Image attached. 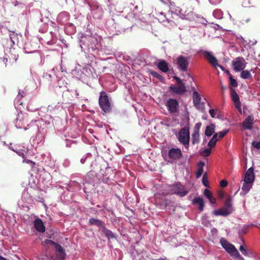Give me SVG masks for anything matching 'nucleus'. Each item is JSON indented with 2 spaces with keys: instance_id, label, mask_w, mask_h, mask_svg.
Returning <instances> with one entry per match:
<instances>
[{
  "instance_id": "1",
  "label": "nucleus",
  "mask_w": 260,
  "mask_h": 260,
  "mask_svg": "<svg viewBox=\"0 0 260 260\" xmlns=\"http://www.w3.org/2000/svg\"><path fill=\"white\" fill-rule=\"evenodd\" d=\"M27 122L26 119L23 117L22 114H18L17 118L15 121V126L17 128H24V130L26 131L28 129H31L33 131L37 132V136L36 137L37 143L39 144L42 141V136L40 138V134L41 132V130L44 128V126L46 124L45 122L42 119L32 121L29 124H27V127H25V125L26 124Z\"/></svg>"
},
{
  "instance_id": "2",
  "label": "nucleus",
  "mask_w": 260,
  "mask_h": 260,
  "mask_svg": "<svg viewBox=\"0 0 260 260\" xmlns=\"http://www.w3.org/2000/svg\"><path fill=\"white\" fill-rule=\"evenodd\" d=\"M100 38L96 35H82L79 40L81 50L92 54L97 53L100 47Z\"/></svg>"
},
{
  "instance_id": "3",
  "label": "nucleus",
  "mask_w": 260,
  "mask_h": 260,
  "mask_svg": "<svg viewBox=\"0 0 260 260\" xmlns=\"http://www.w3.org/2000/svg\"><path fill=\"white\" fill-rule=\"evenodd\" d=\"M19 42L18 34L13 31L9 34V38H3L2 39L1 43L4 47L6 55L11 54L14 56V58L16 60V55L15 54V46Z\"/></svg>"
},
{
  "instance_id": "4",
  "label": "nucleus",
  "mask_w": 260,
  "mask_h": 260,
  "mask_svg": "<svg viewBox=\"0 0 260 260\" xmlns=\"http://www.w3.org/2000/svg\"><path fill=\"white\" fill-rule=\"evenodd\" d=\"M110 100V98L106 92L102 91L100 92L99 104L100 108L105 113H109L111 110Z\"/></svg>"
},
{
  "instance_id": "5",
  "label": "nucleus",
  "mask_w": 260,
  "mask_h": 260,
  "mask_svg": "<svg viewBox=\"0 0 260 260\" xmlns=\"http://www.w3.org/2000/svg\"><path fill=\"white\" fill-rule=\"evenodd\" d=\"M169 190L171 193L177 194L181 197L185 196L188 193V190H186L180 182L170 185L169 187Z\"/></svg>"
},
{
  "instance_id": "6",
  "label": "nucleus",
  "mask_w": 260,
  "mask_h": 260,
  "mask_svg": "<svg viewBox=\"0 0 260 260\" xmlns=\"http://www.w3.org/2000/svg\"><path fill=\"white\" fill-rule=\"evenodd\" d=\"M189 129L186 127L182 128L178 133V140L187 149L189 148Z\"/></svg>"
},
{
  "instance_id": "7",
  "label": "nucleus",
  "mask_w": 260,
  "mask_h": 260,
  "mask_svg": "<svg viewBox=\"0 0 260 260\" xmlns=\"http://www.w3.org/2000/svg\"><path fill=\"white\" fill-rule=\"evenodd\" d=\"M183 156L182 153L180 148H171L169 149L167 157L169 158V160L167 161L170 163H172L175 161L180 159Z\"/></svg>"
},
{
  "instance_id": "8",
  "label": "nucleus",
  "mask_w": 260,
  "mask_h": 260,
  "mask_svg": "<svg viewBox=\"0 0 260 260\" xmlns=\"http://www.w3.org/2000/svg\"><path fill=\"white\" fill-rule=\"evenodd\" d=\"M198 53L203 54L213 68L216 69L217 68L218 61L217 59L214 56L212 52L201 49L198 51Z\"/></svg>"
},
{
  "instance_id": "9",
  "label": "nucleus",
  "mask_w": 260,
  "mask_h": 260,
  "mask_svg": "<svg viewBox=\"0 0 260 260\" xmlns=\"http://www.w3.org/2000/svg\"><path fill=\"white\" fill-rule=\"evenodd\" d=\"M178 69L182 72H186L189 65V57L179 55L176 58Z\"/></svg>"
},
{
  "instance_id": "10",
  "label": "nucleus",
  "mask_w": 260,
  "mask_h": 260,
  "mask_svg": "<svg viewBox=\"0 0 260 260\" xmlns=\"http://www.w3.org/2000/svg\"><path fill=\"white\" fill-rule=\"evenodd\" d=\"M246 64L247 62L242 57H237L232 63L233 69L236 72L243 70L245 68Z\"/></svg>"
},
{
  "instance_id": "11",
  "label": "nucleus",
  "mask_w": 260,
  "mask_h": 260,
  "mask_svg": "<svg viewBox=\"0 0 260 260\" xmlns=\"http://www.w3.org/2000/svg\"><path fill=\"white\" fill-rule=\"evenodd\" d=\"M166 106L169 112L171 113H175L178 112L179 103L174 99H169L166 102Z\"/></svg>"
},
{
  "instance_id": "12",
  "label": "nucleus",
  "mask_w": 260,
  "mask_h": 260,
  "mask_svg": "<svg viewBox=\"0 0 260 260\" xmlns=\"http://www.w3.org/2000/svg\"><path fill=\"white\" fill-rule=\"evenodd\" d=\"M192 99L194 106L195 107L199 110L203 109L204 108V103L201 102V98L200 94L196 91L192 93Z\"/></svg>"
},
{
  "instance_id": "13",
  "label": "nucleus",
  "mask_w": 260,
  "mask_h": 260,
  "mask_svg": "<svg viewBox=\"0 0 260 260\" xmlns=\"http://www.w3.org/2000/svg\"><path fill=\"white\" fill-rule=\"evenodd\" d=\"M169 90L172 93L178 94V95H182L186 91V87L185 85H172L170 86Z\"/></svg>"
},
{
  "instance_id": "14",
  "label": "nucleus",
  "mask_w": 260,
  "mask_h": 260,
  "mask_svg": "<svg viewBox=\"0 0 260 260\" xmlns=\"http://www.w3.org/2000/svg\"><path fill=\"white\" fill-rule=\"evenodd\" d=\"M37 45L32 41H28L25 43L23 49L26 53H31L37 51Z\"/></svg>"
},
{
  "instance_id": "15",
  "label": "nucleus",
  "mask_w": 260,
  "mask_h": 260,
  "mask_svg": "<svg viewBox=\"0 0 260 260\" xmlns=\"http://www.w3.org/2000/svg\"><path fill=\"white\" fill-rule=\"evenodd\" d=\"M231 96L232 101L234 103L236 108L239 111H241V102L238 94L237 93L235 89L231 90Z\"/></svg>"
},
{
  "instance_id": "16",
  "label": "nucleus",
  "mask_w": 260,
  "mask_h": 260,
  "mask_svg": "<svg viewBox=\"0 0 260 260\" xmlns=\"http://www.w3.org/2000/svg\"><path fill=\"white\" fill-rule=\"evenodd\" d=\"M55 251L57 260H63L66 255L64 249L59 244L55 245Z\"/></svg>"
},
{
  "instance_id": "17",
  "label": "nucleus",
  "mask_w": 260,
  "mask_h": 260,
  "mask_svg": "<svg viewBox=\"0 0 260 260\" xmlns=\"http://www.w3.org/2000/svg\"><path fill=\"white\" fill-rule=\"evenodd\" d=\"M220 243L222 247L229 253H232V251L235 249V246L230 243L225 239L222 238L220 240Z\"/></svg>"
},
{
  "instance_id": "18",
  "label": "nucleus",
  "mask_w": 260,
  "mask_h": 260,
  "mask_svg": "<svg viewBox=\"0 0 260 260\" xmlns=\"http://www.w3.org/2000/svg\"><path fill=\"white\" fill-rule=\"evenodd\" d=\"M70 15L67 12L63 11L60 13L57 17V21L60 24H64L70 18Z\"/></svg>"
},
{
  "instance_id": "19",
  "label": "nucleus",
  "mask_w": 260,
  "mask_h": 260,
  "mask_svg": "<svg viewBox=\"0 0 260 260\" xmlns=\"http://www.w3.org/2000/svg\"><path fill=\"white\" fill-rule=\"evenodd\" d=\"M254 170L252 167H251L246 172L243 181H248L249 182L253 183L254 180Z\"/></svg>"
},
{
  "instance_id": "20",
  "label": "nucleus",
  "mask_w": 260,
  "mask_h": 260,
  "mask_svg": "<svg viewBox=\"0 0 260 260\" xmlns=\"http://www.w3.org/2000/svg\"><path fill=\"white\" fill-rule=\"evenodd\" d=\"M101 232L107 238L108 242L110 243L111 239H117V236L115 235L111 231L108 229L105 226H103L101 229Z\"/></svg>"
},
{
  "instance_id": "21",
  "label": "nucleus",
  "mask_w": 260,
  "mask_h": 260,
  "mask_svg": "<svg viewBox=\"0 0 260 260\" xmlns=\"http://www.w3.org/2000/svg\"><path fill=\"white\" fill-rule=\"evenodd\" d=\"M254 118L252 115H249L243 122V127L247 129L251 130L252 128Z\"/></svg>"
},
{
  "instance_id": "22",
  "label": "nucleus",
  "mask_w": 260,
  "mask_h": 260,
  "mask_svg": "<svg viewBox=\"0 0 260 260\" xmlns=\"http://www.w3.org/2000/svg\"><path fill=\"white\" fill-rule=\"evenodd\" d=\"M34 226L36 230L39 232L43 233L45 231V227L42 220L38 218L34 221Z\"/></svg>"
},
{
  "instance_id": "23",
  "label": "nucleus",
  "mask_w": 260,
  "mask_h": 260,
  "mask_svg": "<svg viewBox=\"0 0 260 260\" xmlns=\"http://www.w3.org/2000/svg\"><path fill=\"white\" fill-rule=\"evenodd\" d=\"M192 204L194 205H199V209L200 212H202L204 210V201L203 198L200 197H197L192 200Z\"/></svg>"
},
{
  "instance_id": "24",
  "label": "nucleus",
  "mask_w": 260,
  "mask_h": 260,
  "mask_svg": "<svg viewBox=\"0 0 260 260\" xmlns=\"http://www.w3.org/2000/svg\"><path fill=\"white\" fill-rule=\"evenodd\" d=\"M223 208L228 212H230V214L232 213L233 208L232 206V199L231 197H229L225 200Z\"/></svg>"
},
{
  "instance_id": "25",
  "label": "nucleus",
  "mask_w": 260,
  "mask_h": 260,
  "mask_svg": "<svg viewBox=\"0 0 260 260\" xmlns=\"http://www.w3.org/2000/svg\"><path fill=\"white\" fill-rule=\"evenodd\" d=\"M89 223L90 225L101 227V229L103 228V226H105L104 222L102 220L94 218H90L89 219Z\"/></svg>"
},
{
  "instance_id": "26",
  "label": "nucleus",
  "mask_w": 260,
  "mask_h": 260,
  "mask_svg": "<svg viewBox=\"0 0 260 260\" xmlns=\"http://www.w3.org/2000/svg\"><path fill=\"white\" fill-rule=\"evenodd\" d=\"M157 67L160 71L164 73H167L169 70L168 64L164 60H161L158 62Z\"/></svg>"
},
{
  "instance_id": "27",
  "label": "nucleus",
  "mask_w": 260,
  "mask_h": 260,
  "mask_svg": "<svg viewBox=\"0 0 260 260\" xmlns=\"http://www.w3.org/2000/svg\"><path fill=\"white\" fill-rule=\"evenodd\" d=\"M212 213L215 216H222L224 217H226L230 214V212H228L223 208L218 210H214Z\"/></svg>"
},
{
  "instance_id": "28",
  "label": "nucleus",
  "mask_w": 260,
  "mask_h": 260,
  "mask_svg": "<svg viewBox=\"0 0 260 260\" xmlns=\"http://www.w3.org/2000/svg\"><path fill=\"white\" fill-rule=\"evenodd\" d=\"M215 126L214 124H211L206 126L205 134L207 137L211 136L215 132Z\"/></svg>"
},
{
  "instance_id": "29",
  "label": "nucleus",
  "mask_w": 260,
  "mask_h": 260,
  "mask_svg": "<svg viewBox=\"0 0 260 260\" xmlns=\"http://www.w3.org/2000/svg\"><path fill=\"white\" fill-rule=\"evenodd\" d=\"M252 182H249L248 181H244L242 187V190L244 192V193H247L252 187Z\"/></svg>"
},
{
  "instance_id": "30",
  "label": "nucleus",
  "mask_w": 260,
  "mask_h": 260,
  "mask_svg": "<svg viewBox=\"0 0 260 260\" xmlns=\"http://www.w3.org/2000/svg\"><path fill=\"white\" fill-rule=\"evenodd\" d=\"M94 178V174L92 172H88L85 176L84 181L88 184L92 183Z\"/></svg>"
},
{
  "instance_id": "31",
  "label": "nucleus",
  "mask_w": 260,
  "mask_h": 260,
  "mask_svg": "<svg viewBox=\"0 0 260 260\" xmlns=\"http://www.w3.org/2000/svg\"><path fill=\"white\" fill-rule=\"evenodd\" d=\"M205 164L203 161H200L198 164V169L196 172V178H199L203 173V167Z\"/></svg>"
},
{
  "instance_id": "32",
  "label": "nucleus",
  "mask_w": 260,
  "mask_h": 260,
  "mask_svg": "<svg viewBox=\"0 0 260 260\" xmlns=\"http://www.w3.org/2000/svg\"><path fill=\"white\" fill-rule=\"evenodd\" d=\"M217 137H218L217 133L215 134L213 136L212 138L210 139V140L209 141V142L208 143V146L209 147L212 148L215 146L216 143L218 141Z\"/></svg>"
},
{
  "instance_id": "33",
  "label": "nucleus",
  "mask_w": 260,
  "mask_h": 260,
  "mask_svg": "<svg viewBox=\"0 0 260 260\" xmlns=\"http://www.w3.org/2000/svg\"><path fill=\"white\" fill-rule=\"evenodd\" d=\"M240 77L243 79H249L252 78V75L250 72L248 70H242L241 71Z\"/></svg>"
},
{
  "instance_id": "34",
  "label": "nucleus",
  "mask_w": 260,
  "mask_h": 260,
  "mask_svg": "<svg viewBox=\"0 0 260 260\" xmlns=\"http://www.w3.org/2000/svg\"><path fill=\"white\" fill-rule=\"evenodd\" d=\"M213 16L218 19H221L223 17V12L220 9H216L213 12Z\"/></svg>"
},
{
  "instance_id": "35",
  "label": "nucleus",
  "mask_w": 260,
  "mask_h": 260,
  "mask_svg": "<svg viewBox=\"0 0 260 260\" xmlns=\"http://www.w3.org/2000/svg\"><path fill=\"white\" fill-rule=\"evenodd\" d=\"M24 95L25 93L23 91H19L18 94L17 95L16 98L15 99V103H17L18 105H22V103L20 102V99L22 97L24 96Z\"/></svg>"
},
{
  "instance_id": "36",
  "label": "nucleus",
  "mask_w": 260,
  "mask_h": 260,
  "mask_svg": "<svg viewBox=\"0 0 260 260\" xmlns=\"http://www.w3.org/2000/svg\"><path fill=\"white\" fill-rule=\"evenodd\" d=\"M192 143L195 144L199 143L200 141V133H193L192 134Z\"/></svg>"
},
{
  "instance_id": "37",
  "label": "nucleus",
  "mask_w": 260,
  "mask_h": 260,
  "mask_svg": "<svg viewBox=\"0 0 260 260\" xmlns=\"http://www.w3.org/2000/svg\"><path fill=\"white\" fill-rule=\"evenodd\" d=\"M12 31L9 30L7 27L3 25L0 26V35H7L9 36V34H11Z\"/></svg>"
},
{
  "instance_id": "38",
  "label": "nucleus",
  "mask_w": 260,
  "mask_h": 260,
  "mask_svg": "<svg viewBox=\"0 0 260 260\" xmlns=\"http://www.w3.org/2000/svg\"><path fill=\"white\" fill-rule=\"evenodd\" d=\"M231 256L235 257L237 258L241 259L242 258V257L241 256V254L238 251V250L236 249V248H235V249L232 251V253H229Z\"/></svg>"
},
{
  "instance_id": "39",
  "label": "nucleus",
  "mask_w": 260,
  "mask_h": 260,
  "mask_svg": "<svg viewBox=\"0 0 260 260\" xmlns=\"http://www.w3.org/2000/svg\"><path fill=\"white\" fill-rule=\"evenodd\" d=\"M151 74L153 77L159 79L160 81H162L164 80L163 76L155 71H152Z\"/></svg>"
},
{
  "instance_id": "40",
  "label": "nucleus",
  "mask_w": 260,
  "mask_h": 260,
  "mask_svg": "<svg viewBox=\"0 0 260 260\" xmlns=\"http://www.w3.org/2000/svg\"><path fill=\"white\" fill-rule=\"evenodd\" d=\"M230 79V85L234 87H236L238 86V82L237 80L233 78L232 76H230L229 77Z\"/></svg>"
},
{
  "instance_id": "41",
  "label": "nucleus",
  "mask_w": 260,
  "mask_h": 260,
  "mask_svg": "<svg viewBox=\"0 0 260 260\" xmlns=\"http://www.w3.org/2000/svg\"><path fill=\"white\" fill-rule=\"evenodd\" d=\"M229 132V130L228 129H224L222 131L219 132L218 134V137L219 139L222 138L226 134H227Z\"/></svg>"
},
{
  "instance_id": "42",
  "label": "nucleus",
  "mask_w": 260,
  "mask_h": 260,
  "mask_svg": "<svg viewBox=\"0 0 260 260\" xmlns=\"http://www.w3.org/2000/svg\"><path fill=\"white\" fill-rule=\"evenodd\" d=\"M251 146L257 150L260 149V141H254L251 143Z\"/></svg>"
},
{
  "instance_id": "43",
  "label": "nucleus",
  "mask_w": 260,
  "mask_h": 260,
  "mask_svg": "<svg viewBox=\"0 0 260 260\" xmlns=\"http://www.w3.org/2000/svg\"><path fill=\"white\" fill-rule=\"evenodd\" d=\"M202 183H203V185L205 186H207L208 185V180L207 175L206 173H205L203 175V178H202Z\"/></svg>"
},
{
  "instance_id": "44",
  "label": "nucleus",
  "mask_w": 260,
  "mask_h": 260,
  "mask_svg": "<svg viewBox=\"0 0 260 260\" xmlns=\"http://www.w3.org/2000/svg\"><path fill=\"white\" fill-rule=\"evenodd\" d=\"M91 156V153H86V154H85L84 156H83V157L81 158V159H80V162H81L82 164H84L85 162L86 159H87L89 156Z\"/></svg>"
},
{
  "instance_id": "45",
  "label": "nucleus",
  "mask_w": 260,
  "mask_h": 260,
  "mask_svg": "<svg viewBox=\"0 0 260 260\" xmlns=\"http://www.w3.org/2000/svg\"><path fill=\"white\" fill-rule=\"evenodd\" d=\"M204 194L208 199H210L212 196L211 191L207 188L204 190Z\"/></svg>"
},
{
  "instance_id": "46",
  "label": "nucleus",
  "mask_w": 260,
  "mask_h": 260,
  "mask_svg": "<svg viewBox=\"0 0 260 260\" xmlns=\"http://www.w3.org/2000/svg\"><path fill=\"white\" fill-rule=\"evenodd\" d=\"M43 78L44 79L48 80L49 82H51L52 79V76L49 73H46L44 74Z\"/></svg>"
},
{
  "instance_id": "47",
  "label": "nucleus",
  "mask_w": 260,
  "mask_h": 260,
  "mask_svg": "<svg viewBox=\"0 0 260 260\" xmlns=\"http://www.w3.org/2000/svg\"><path fill=\"white\" fill-rule=\"evenodd\" d=\"M239 250L244 256L248 255V252L247 250L244 248V247L243 245H241L240 246Z\"/></svg>"
},
{
  "instance_id": "48",
  "label": "nucleus",
  "mask_w": 260,
  "mask_h": 260,
  "mask_svg": "<svg viewBox=\"0 0 260 260\" xmlns=\"http://www.w3.org/2000/svg\"><path fill=\"white\" fill-rule=\"evenodd\" d=\"M211 154V149L210 148L205 149L202 152V155L204 156H208Z\"/></svg>"
},
{
  "instance_id": "49",
  "label": "nucleus",
  "mask_w": 260,
  "mask_h": 260,
  "mask_svg": "<svg viewBox=\"0 0 260 260\" xmlns=\"http://www.w3.org/2000/svg\"><path fill=\"white\" fill-rule=\"evenodd\" d=\"M201 126V123L198 122L196 124L195 126L194 127L193 133H200V128Z\"/></svg>"
},
{
  "instance_id": "50",
  "label": "nucleus",
  "mask_w": 260,
  "mask_h": 260,
  "mask_svg": "<svg viewBox=\"0 0 260 260\" xmlns=\"http://www.w3.org/2000/svg\"><path fill=\"white\" fill-rule=\"evenodd\" d=\"M174 79L176 81L178 85H185V83L182 82V80L179 77L174 76Z\"/></svg>"
},
{
  "instance_id": "51",
  "label": "nucleus",
  "mask_w": 260,
  "mask_h": 260,
  "mask_svg": "<svg viewBox=\"0 0 260 260\" xmlns=\"http://www.w3.org/2000/svg\"><path fill=\"white\" fill-rule=\"evenodd\" d=\"M174 79L176 81L178 85H185V83L182 82V80L179 77L174 76Z\"/></svg>"
},
{
  "instance_id": "52",
  "label": "nucleus",
  "mask_w": 260,
  "mask_h": 260,
  "mask_svg": "<svg viewBox=\"0 0 260 260\" xmlns=\"http://www.w3.org/2000/svg\"><path fill=\"white\" fill-rule=\"evenodd\" d=\"M242 6L245 8H248L250 7V0H244L242 3Z\"/></svg>"
},
{
  "instance_id": "53",
  "label": "nucleus",
  "mask_w": 260,
  "mask_h": 260,
  "mask_svg": "<svg viewBox=\"0 0 260 260\" xmlns=\"http://www.w3.org/2000/svg\"><path fill=\"white\" fill-rule=\"evenodd\" d=\"M17 154L19 155V156H21L23 157V158H24V152H25V151L24 150H22V149H19L18 150H16L15 151Z\"/></svg>"
},
{
  "instance_id": "54",
  "label": "nucleus",
  "mask_w": 260,
  "mask_h": 260,
  "mask_svg": "<svg viewBox=\"0 0 260 260\" xmlns=\"http://www.w3.org/2000/svg\"><path fill=\"white\" fill-rule=\"evenodd\" d=\"M45 243L46 244L53 245V246H54V247H55L56 244H58L57 243H56L55 242H54L51 240H48V239L45 240Z\"/></svg>"
},
{
  "instance_id": "55",
  "label": "nucleus",
  "mask_w": 260,
  "mask_h": 260,
  "mask_svg": "<svg viewBox=\"0 0 260 260\" xmlns=\"http://www.w3.org/2000/svg\"><path fill=\"white\" fill-rule=\"evenodd\" d=\"M209 3L213 5H216L220 4L222 0H208Z\"/></svg>"
},
{
  "instance_id": "56",
  "label": "nucleus",
  "mask_w": 260,
  "mask_h": 260,
  "mask_svg": "<svg viewBox=\"0 0 260 260\" xmlns=\"http://www.w3.org/2000/svg\"><path fill=\"white\" fill-rule=\"evenodd\" d=\"M66 143V146L67 147H70L71 146L72 144H75L76 142L73 140H67Z\"/></svg>"
},
{
  "instance_id": "57",
  "label": "nucleus",
  "mask_w": 260,
  "mask_h": 260,
  "mask_svg": "<svg viewBox=\"0 0 260 260\" xmlns=\"http://www.w3.org/2000/svg\"><path fill=\"white\" fill-rule=\"evenodd\" d=\"M23 162L29 164L31 167H33L35 165V163L34 162L29 159H26L25 158H23Z\"/></svg>"
},
{
  "instance_id": "58",
  "label": "nucleus",
  "mask_w": 260,
  "mask_h": 260,
  "mask_svg": "<svg viewBox=\"0 0 260 260\" xmlns=\"http://www.w3.org/2000/svg\"><path fill=\"white\" fill-rule=\"evenodd\" d=\"M209 112V114L211 117H212V118L215 117L216 112L214 109H210Z\"/></svg>"
},
{
  "instance_id": "59",
  "label": "nucleus",
  "mask_w": 260,
  "mask_h": 260,
  "mask_svg": "<svg viewBox=\"0 0 260 260\" xmlns=\"http://www.w3.org/2000/svg\"><path fill=\"white\" fill-rule=\"evenodd\" d=\"M49 35L50 36L51 40H47L46 41H47V43L48 44H51L52 43H51V41L53 40V39L55 37V35H54V34L53 32L50 31V33H49Z\"/></svg>"
},
{
  "instance_id": "60",
  "label": "nucleus",
  "mask_w": 260,
  "mask_h": 260,
  "mask_svg": "<svg viewBox=\"0 0 260 260\" xmlns=\"http://www.w3.org/2000/svg\"><path fill=\"white\" fill-rule=\"evenodd\" d=\"M220 185L222 187H225L228 185V182L225 180H222L220 181Z\"/></svg>"
},
{
  "instance_id": "61",
  "label": "nucleus",
  "mask_w": 260,
  "mask_h": 260,
  "mask_svg": "<svg viewBox=\"0 0 260 260\" xmlns=\"http://www.w3.org/2000/svg\"><path fill=\"white\" fill-rule=\"evenodd\" d=\"M236 38L237 39H241L242 40V43L243 44H244L245 43H246L245 40L243 39V38L241 35H237L236 36Z\"/></svg>"
},
{
  "instance_id": "62",
  "label": "nucleus",
  "mask_w": 260,
  "mask_h": 260,
  "mask_svg": "<svg viewBox=\"0 0 260 260\" xmlns=\"http://www.w3.org/2000/svg\"><path fill=\"white\" fill-rule=\"evenodd\" d=\"M208 200H209V201L210 203L211 204H215V202H216V200H215V199L214 198H213L212 196V197H211L210 199H208Z\"/></svg>"
},
{
  "instance_id": "63",
  "label": "nucleus",
  "mask_w": 260,
  "mask_h": 260,
  "mask_svg": "<svg viewBox=\"0 0 260 260\" xmlns=\"http://www.w3.org/2000/svg\"><path fill=\"white\" fill-rule=\"evenodd\" d=\"M56 106H55L54 108H53L52 106H50V105H49V106L48 107V111H49V110L51 111L52 110H53V109H54L56 108Z\"/></svg>"
},
{
  "instance_id": "64",
  "label": "nucleus",
  "mask_w": 260,
  "mask_h": 260,
  "mask_svg": "<svg viewBox=\"0 0 260 260\" xmlns=\"http://www.w3.org/2000/svg\"><path fill=\"white\" fill-rule=\"evenodd\" d=\"M217 67H219V68L221 70H222L223 71H225V69H224V68L223 66H221V65L219 64L218 63V66H217Z\"/></svg>"
}]
</instances>
